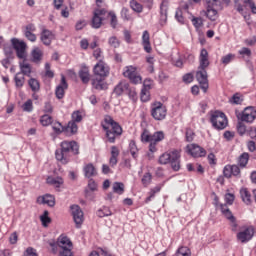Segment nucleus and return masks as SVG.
Wrapping results in <instances>:
<instances>
[{
  "label": "nucleus",
  "instance_id": "obj_1",
  "mask_svg": "<svg viewBox=\"0 0 256 256\" xmlns=\"http://www.w3.org/2000/svg\"><path fill=\"white\" fill-rule=\"evenodd\" d=\"M56 159L64 165L69 163L71 155H79V145L75 141H63L61 143V149L56 150Z\"/></svg>",
  "mask_w": 256,
  "mask_h": 256
},
{
  "label": "nucleus",
  "instance_id": "obj_2",
  "mask_svg": "<svg viewBox=\"0 0 256 256\" xmlns=\"http://www.w3.org/2000/svg\"><path fill=\"white\" fill-rule=\"evenodd\" d=\"M101 125L104 131H106V138L109 143H115L117 137L123 135V128L111 116H106Z\"/></svg>",
  "mask_w": 256,
  "mask_h": 256
},
{
  "label": "nucleus",
  "instance_id": "obj_3",
  "mask_svg": "<svg viewBox=\"0 0 256 256\" xmlns=\"http://www.w3.org/2000/svg\"><path fill=\"white\" fill-rule=\"evenodd\" d=\"M165 139V134L163 131L155 132L154 134H150L149 131L144 130L141 134V141L143 143H150L149 144V151L151 153H155L157 151V145L161 143Z\"/></svg>",
  "mask_w": 256,
  "mask_h": 256
},
{
  "label": "nucleus",
  "instance_id": "obj_4",
  "mask_svg": "<svg viewBox=\"0 0 256 256\" xmlns=\"http://www.w3.org/2000/svg\"><path fill=\"white\" fill-rule=\"evenodd\" d=\"M181 154L178 150H173L171 152H166L162 154L159 158L160 165H167L171 163L173 171H179L181 169Z\"/></svg>",
  "mask_w": 256,
  "mask_h": 256
},
{
  "label": "nucleus",
  "instance_id": "obj_5",
  "mask_svg": "<svg viewBox=\"0 0 256 256\" xmlns=\"http://www.w3.org/2000/svg\"><path fill=\"white\" fill-rule=\"evenodd\" d=\"M210 123L212 124L214 129H218V131H221L227 127L229 122L225 113L221 111H214L210 115Z\"/></svg>",
  "mask_w": 256,
  "mask_h": 256
},
{
  "label": "nucleus",
  "instance_id": "obj_6",
  "mask_svg": "<svg viewBox=\"0 0 256 256\" xmlns=\"http://www.w3.org/2000/svg\"><path fill=\"white\" fill-rule=\"evenodd\" d=\"M204 1L207 7L206 16L210 21H217L219 17L217 9L221 8V0H204Z\"/></svg>",
  "mask_w": 256,
  "mask_h": 256
},
{
  "label": "nucleus",
  "instance_id": "obj_7",
  "mask_svg": "<svg viewBox=\"0 0 256 256\" xmlns=\"http://www.w3.org/2000/svg\"><path fill=\"white\" fill-rule=\"evenodd\" d=\"M81 121H83V116L81 115V112H73L72 120L68 122V125L66 126V135H75V133H77L79 129L77 123H81Z\"/></svg>",
  "mask_w": 256,
  "mask_h": 256
},
{
  "label": "nucleus",
  "instance_id": "obj_8",
  "mask_svg": "<svg viewBox=\"0 0 256 256\" xmlns=\"http://www.w3.org/2000/svg\"><path fill=\"white\" fill-rule=\"evenodd\" d=\"M123 75L126 77V79H129L131 83L134 85H139L141 83V75H139V72H137V67L135 66H126L123 69Z\"/></svg>",
  "mask_w": 256,
  "mask_h": 256
},
{
  "label": "nucleus",
  "instance_id": "obj_9",
  "mask_svg": "<svg viewBox=\"0 0 256 256\" xmlns=\"http://www.w3.org/2000/svg\"><path fill=\"white\" fill-rule=\"evenodd\" d=\"M71 215L73 217V221L77 227V229H81L83 222L85 221V216L83 214V210L79 205H72L70 207Z\"/></svg>",
  "mask_w": 256,
  "mask_h": 256
},
{
  "label": "nucleus",
  "instance_id": "obj_10",
  "mask_svg": "<svg viewBox=\"0 0 256 256\" xmlns=\"http://www.w3.org/2000/svg\"><path fill=\"white\" fill-rule=\"evenodd\" d=\"M11 43L16 51L18 59H25L27 57V44L17 38H13Z\"/></svg>",
  "mask_w": 256,
  "mask_h": 256
},
{
  "label": "nucleus",
  "instance_id": "obj_11",
  "mask_svg": "<svg viewBox=\"0 0 256 256\" xmlns=\"http://www.w3.org/2000/svg\"><path fill=\"white\" fill-rule=\"evenodd\" d=\"M207 69H199L196 72V79L204 93L209 89V80L207 79Z\"/></svg>",
  "mask_w": 256,
  "mask_h": 256
},
{
  "label": "nucleus",
  "instance_id": "obj_12",
  "mask_svg": "<svg viewBox=\"0 0 256 256\" xmlns=\"http://www.w3.org/2000/svg\"><path fill=\"white\" fill-rule=\"evenodd\" d=\"M151 115L156 121H163L167 117V108L162 103H158L152 108Z\"/></svg>",
  "mask_w": 256,
  "mask_h": 256
},
{
  "label": "nucleus",
  "instance_id": "obj_13",
  "mask_svg": "<svg viewBox=\"0 0 256 256\" xmlns=\"http://www.w3.org/2000/svg\"><path fill=\"white\" fill-rule=\"evenodd\" d=\"M93 71L94 75L101 77V79H105V77L109 76V65H107L103 60H99V62L94 66Z\"/></svg>",
  "mask_w": 256,
  "mask_h": 256
},
{
  "label": "nucleus",
  "instance_id": "obj_14",
  "mask_svg": "<svg viewBox=\"0 0 256 256\" xmlns=\"http://www.w3.org/2000/svg\"><path fill=\"white\" fill-rule=\"evenodd\" d=\"M107 15V10L105 9H96L93 13L92 18V27L93 29H100L101 25H103V17Z\"/></svg>",
  "mask_w": 256,
  "mask_h": 256
},
{
  "label": "nucleus",
  "instance_id": "obj_15",
  "mask_svg": "<svg viewBox=\"0 0 256 256\" xmlns=\"http://www.w3.org/2000/svg\"><path fill=\"white\" fill-rule=\"evenodd\" d=\"M253 235H255V229L253 227H248L243 231H240L237 234V239L241 243H247V241H251L253 239Z\"/></svg>",
  "mask_w": 256,
  "mask_h": 256
},
{
  "label": "nucleus",
  "instance_id": "obj_16",
  "mask_svg": "<svg viewBox=\"0 0 256 256\" xmlns=\"http://www.w3.org/2000/svg\"><path fill=\"white\" fill-rule=\"evenodd\" d=\"M186 149L192 157H205L207 155V151L197 144H189Z\"/></svg>",
  "mask_w": 256,
  "mask_h": 256
},
{
  "label": "nucleus",
  "instance_id": "obj_17",
  "mask_svg": "<svg viewBox=\"0 0 256 256\" xmlns=\"http://www.w3.org/2000/svg\"><path fill=\"white\" fill-rule=\"evenodd\" d=\"M256 119V110L253 107H247L244 109L241 115V121L245 123H253Z\"/></svg>",
  "mask_w": 256,
  "mask_h": 256
},
{
  "label": "nucleus",
  "instance_id": "obj_18",
  "mask_svg": "<svg viewBox=\"0 0 256 256\" xmlns=\"http://www.w3.org/2000/svg\"><path fill=\"white\" fill-rule=\"evenodd\" d=\"M40 41H42L43 45L49 47L55 41V34L51 30L43 29L40 34Z\"/></svg>",
  "mask_w": 256,
  "mask_h": 256
},
{
  "label": "nucleus",
  "instance_id": "obj_19",
  "mask_svg": "<svg viewBox=\"0 0 256 256\" xmlns=\"http://www.w3.org/2000/svg\"><path fill=\"white\" fill-rule=\"evenodd\" d=\"M69 85L67 84V80H65V76H61V82L60 84L56 87L55 90V95L57 99H63L65 97V90L68 89Z\"/></svg>",
  "mask_w": 256,
  "mask_h": 256
},
{
  "label": "nucleus",
  "instance_id": "obj_20",
  "mask_svg": "<svg viewBox=\"0 0 256 256\" xmlns=\"http://www.w3.org/2000/svg\"><path fill=\"white\" fill-rule=\"evenodd\" d=\"M209 64V52H207V49L203 48L199 56L198 69H207V67H209Z\"/></svg>",
  "mask_w": 256,
  "mask_h": 256
},
{
  "label": "nucleus",
  "instance_id": "obj_21",
  "mask_svg": "<svg viewBox=\"0 0 256 256\" xmlns=\"http://www.w3.org/2000/svg\"><path fill=\"white\" fill-rule=\"evenodd\" d=\"M39 205H48V207H55V196L51 194H45L37 198Z\"/></svg>",
  "mask_w": 256,
  "mask_h": 256
},
{
  "label": "nucleus",
  "instance_id": "obj_22",
  "mask_svg": "<svg viewBox=\"0 0 256 256\" xmlns=\"http://www.w3.org/2000/svg\"><path fill=\"white\" fill-rule=\"evenodd\" d=\"M169 10V2L167 0L162 1L160 5V25L167 23V11Z\"/></svg>",
  "mask_w": 256,
  "mask_h": 256
},
{
  "label": "nucleus",
  "instance_id": "obj_23",
  "mask_svg": "<svg viewBox=\"0 0 256 256\" xmlns=\"http://www.w3.org/2000/svg\"><path fill=\"white\" fill-rule=\"evenodd\" d=\"M78 75H79L82 83H84V85H87V83H89V81H91V74H89V67H87V66H82L78 72Z\"/></svg>",
  "mask_w": 256,
  "mask_h": 256
},
{
  "label": "nucleus",
  "instance_id": "obj_24",
  "mask_svg": "<svg viewBox=\"0 0 256 256\" xmlns=\"http://www.w3.org/2000/svg\"><path fill=\"white\" fill-rule=\"evenodd\" d=\"M150 39L149 31L145 30L142 35V45L146 53H151L152 51Z\"/></svg>",
  "mask_w": 256,
  "mask_h": 256
},
{
  "label": "nucleus",
  "instance_id": "obj_25",
  "mask_svg": "<svg viewBox=\"0 0 256 256\" xmlns=\"http://www.w3.org/2000/svg\"><path fill=\"white\" fill-rule=\"evenodd\" d=\"M46 183L52 187H55V189H59L61 185H63L64 181L60 176H49L46 179Z\"/></svg>",
  "mask_w": 256,
  "mask_h": 256
},
{
  "label": "nucleus",
  "instance_id": "obj_26",
  "mask_svg": "<svg viewBox=\"0 0 256 256\" xmlns=\"http://www.w3.org/2000/svg\"><path fill=\"white\" fill-rule=\"evenodd\" d=\"M83 171H84V176L87 179H91V177H95V175H97V169H95V166L91 163L86 164L83 167Z\"/></svg>",
  "mask_w": 256,
  "mask_h": 256
},
{
  "label": "nucleus",
  "instance_id": "obj_27",
  "mask_svg": "<svg viewBox=\"0 0 256 256\" xmlns=\"http://www.w3.org/2000/svg\"><path fill=\"white\" fill-rule=\"evenodd\" d=\"M127 89H129V83L122 81L115 86L114 94L117 95V97H121L123 93L127 92Z\"/></svg>",
  "mask_w": 256,
  "mask_h": 256
},
{
  "label": "nucleus",
  "instance_id": "obj_28",
  "mask_svg": "<svg viewBox=\"0 0 256 256\" xmlns=\"http://www.w3.org/2000/svg\"><path fill=\"white\" fill-rule=\"evenodd\" d=\"M72 246L73 244L67 236H60L58 238V247L60 249H71Z\"/></svg>",
  "mask_w": 256,
  "mask_h": 256
},
{
  "label": "nucleus",
  "instance_id": "obj_29",
  "mask_svg": "<svg viewBox=\"0 0 256 256\" xmlns=\"http://www.w3.org/2000/svg\"><path fill=\"white\" fill-rule=\"evenodd\" d=\"M117 157H119V148H117V146H112L111 157L109 160V164L111 165V167H115V165H117L118 163Z\"/></svg>",
  "mask_w": 256,
  "mask_h": 256
},
{
  "label": "nucleus",
  "instance_id": "obj_30",
  "mask_svg": "<svg viewBox=\"0 0 256 256\" xmlns=\"http://www.w3.org/2000/svg\"><path fill=\"white\" fill-rule=\"evenodd\" d=\"M163 185L162 184H158L157 186H155L154 188H152L149 192V196L146 198L145 203H149L152 201V199H155V194L159 193L161 191V189H163Z\"/></svg>",
  "mask_w": 256,
  "mask_h": 256
},
{
  "label": "nucleus",
  "instance_id": "obj_31",
  "mask_svg": "<svg viewBox=\"0 0 256 256\" xmlns=\"http://www.w3.org/2000/svg\"><path fill=\"white\" fill-rule=\"evenodd\" d=\"M220 209L221 213L226 217V219H228V221H233V219H235V216H233V213L229 207H227V204H220Z\"/></svg>",
  "mask_w": 256,
  "mask_h": 256
},
{
  "label": "nucleus",
  "instance_id": "obj_32",
  "mask_svg": "<svg viewBox=\"0 0 256 256\" xmlns=\"http://www.w3.org/2000/svg\"><path fill=\"white\" fill-rule=\"evenodd\" d=\"M126 95H128L129 99H131L133 103H137V99H139V96L137 95V90L135 89V87L129 85L128 89L126 90Z\"/></svg>",
  "mask_w": 256,
  "mask_h": 256
},
{
  "label": "nucleus",
  "instance_id": "obj_33",
  "mask_svg": "<svg viewBox=\"0 0 256 256\" xmlns=\"http://www.w3.org/2000/svg\"><path fill=\"white\" fill-rule=\"evenodd\" d=\"M113 193H117V195H123L125 193V184L123 182H114L112 184Z\"/></svg>",
  "mask_w": 256,
  "mask_h": 256
},
{
  "label": "nucleus",
  "instance_id": "obj_34",
  "mask_svg": "<svg viewBox=\"0 0 256 256\" xmlns=\"http://www.w3.org/2000/svg\"><path fill=\"white\" fill-rule=\"evenodd\" d=\"M92 86L94 87V89H97L98 91H103L107 89V83H105L103 79H94L92 81Z\"/></svg>",
  "mask_w": 256,
  "mask_h": 256
},
{
  "label": "nucleus",
  "instance_id": "obj_35",
  "mask_svg": "<svg viewBox=\"0 0 256 256\" xmlns=\"http://www.w3.org/2000/svg\"><path fill=\"white\" fill-rule=\"evenodd\" d=\"M234 3H235L236 11H238V13H240V15L243 16L245 21H249V19H251V15H249V14L247 15L246 13H244L243 5H241V3H239V0H234Z\"/></svg>",
  "mask_w": 256,
  "mask_h": 256
},
{
  "label": "nucleus",
  "instance_id": "obj_36",
  "mask_svg": "<svg viewBox=\"0 0 256 256\" xmlns=\"http://www.w3.org/2000/svg\"><path fill=\"white\" fill-rule=\"evenodd\" d=\"M149 89H151V86H149L147 83H144L140 96L141 101H143L144 103H147V101H149Z\"/></svg>",
  "mask_w": 256,
  "mask_h": 256
},
{
  "label": "nucleus",
  "instance_id": "obj_37",
  "mask_svg": "<svg viewBox=\"0 0 256 256\" xmlns=\"http://www.w3.org/2000/svg\"><path fill=\"white\" fill-rule=\"evenodd\" d=\"M240 195L242 201H244L246 205H251V193H249V190H247L246 188H242L240 190Z\"/></svg>",
  "mask_w": 256,
  "mask_h": 256
},
{
  "label": "nucleus",
  "instance_id": "obj_38",
  "mask_svg": "<svg viewBox=\"0 0 256 256\" xmlns=\"http://www.w3.org/2000/svg\"><path fill=\"white\" fill-rule=\"evenodd\" d=\"M112 215L113 212H111V208L107 206H104L97 211L98 217H111Z\"/></svg>",
  "mask_w": 256,
  "mask_h": 256
},
{
  "label": "nucleus",
  "instance_id": "obj_39",
  "mask_svg": "<svg viewBox=\"0 0 256 256\" xmlns=\"http://www.w3.org/2000/svg\"><path fill=\"white\" fill-rule=\"evenodd\" d=\"M248 163H249V153L244 152L238 158V165L243 168V167H247Z\"/></svg>",
  "mask_w": 256,
  "mask_h": 256
},
{
  "label": "nucleus",
  "instance_id": "obj_40",
  "mask_svg": "<svg viewBox=\"0 0 256 256\" xmlns=\"http://www.w3.org/2000/svg\"><path fill=\"white\" fill-rule=\"evenodd\" d=\"M130 8L135 13H142L143 12V5L141 3L137 2V0H131L130 1Z\"/></svg>",
  "mask_w": 256,
  "mask_h": 256
},
{
  "label": "nucleus",
  "instance_id": "obj_41",
  "mask_svg": "<svg viewBox=\"0 0 256 256\" xmlns=\"http://www.w3.org/2000/svg\"><path fill=\"white\" fill-rule=\"evenodd\" d=\"M43 57V52L41 51V49L39 48H35L32 51V61L34 63H39V61H41V58Z\"/></svg>",
  "mask_w": 256,
  "mask_h": 256
},
{
  "label": "nucleus",
  "instance_id": "obj_42",
  "mask_svg": "<svg viewBox=\"0 0 256 256\" xmlns=\"http://www.w3.org/2000/svg\"><path fill=\"white\" fill-rule=\"evenodd\" d=\"M52 129L54 132L57 133V135H60V133H67V127H63V125L60 122L53 123Z\"/></svg>",
  "mask_w": 256,
  "mask_h": 256
},
{
  "label": "nucleus",
  "instance_id": "obj_43",
  "mask_svg": "<svg viewBox=\"0 0 256 256\" xmlns=\"http://www.w3.org/2000/svg\"><path fill=\"white\" fill-rule=\"evenodd\" d=\"M28 85L29 87L31 88V90L34 92V93H37V91H39V89H41V86L39 84V80L35 79V78H31L29 81H28Z\"/></svg>",
  "mask_w": 256,
  "mask_h": 256
},
{
  "label": "nucleus",
  "instance_id": "obj_44",
  "mask_svg": "<svg viewBox=\"0 0 256 256\" xmlns=\"http://www.w3.org/2000/svg\"><path fill=\"white\" fill-rule=\"evenodd\" d=\"M15 85L18 89H21L25 85V77L21 73H17L14 78Z\"/></svg>",
  "mask_w": 256,
  "mask_h": 256
},
{
  "label": "nucleus",
  "instance_id": "obj_45",
  "mask_svg": "<svg viewBox=\"0 0 256 256\" xmlns=\"http://www.w3.org/2000/svg\"><path fill=\"white\" fill-rule=\"evenodd\" d=\"M153 179V176L151 175V173L147 172L143 175L142 179H141V183L142 185H144L145 187H149V185H151V181Z\"/></svg>",
  "mask_w": 256,
  "mask_h": 256
},
{
  "label": "nucleus",
  "instance_id": "obj_46",
  "mask_svg": "<svg viewBox=\"0 0 256 256\" xmlns=\"http://www.w3.org/2000/svg\"><path fill=\"white\" fill-rule=\"evenodd\" d=\"M232 61H235V54H227L221 58L222 65H229Z\"/></svg>",
  "mask_w": 256,
  "mask_h": 256
},
{
  "label": "nucleus",
  "instance_id": "obj_47",
  "mask_svg": "<svg viewBox=\"0 0 256 256\" xmlns=\"http://www.w3.org/2000/svg\"><path fill=\"white\" fill-rule=\"evenodd\" d=\"M176 256H191V250L188 247L182 246L177 250Z\"/></svg>",
  "mask_w": 256,
  "mask_h": 256
},
{
  "label": "nucleus",
  "instance_id": "obj_48",
  "mask_svg": "<svg viewBox=\"0 0 256 256\" xmlns=\"http://www.w3.org/2000/svg\"><path fill=\"white\" fill-rule=\"evenodd\" d=\"M20 69L23 75H30L31 74V65L27 62L20 63Z\"/></svg>",
  "mask_w": 256,
  "mask_h": 256
},
{
  "label": "nucleus",
  "instance_id": "obj_49",
  "mask_svg": "<svg viewBox=\"0 0 256 256\" xmlns=\"http://www.w3.org/2000/svg\"><path fill=\"white\" fill-rule=\"evenodd\" d=\"M52 121H53V118L47 114L43 115L40 119V123L41 125H43V127H47L51 125Z\"/></svg>",
  "mask_w": 256,
  "mask_h": 256
},
{
  "label": "nucleus",
  "instance_id": "obj_50",
  "mask_svg": "<svg viewBox=\"0 0 256 256\" xmlns=\"http://www.w3.org/2000/svg\"><path fill=\"white\" fill-rule=\"evenodd\" d=\"M43 227H47L51 223V218L49 217V211H44V214L40 217Z\"/></svg>",
  "mask_w": 256,
  "mask_h": 256
},
{
  "label": "nucleus",
  "instance_id": "obj_51",
  "mask_svg": "<svg viewBox=\"0 0 256 256\" xmlns=\"http://www.w3.org/2000/svg\"><path fill=\"white\" fill-rule=\"evenodd\" d=\"M108 45H110V47H113L114 49H117L121 45V42L119 41V39H117V37L112 36L108 39Z\"/></svg>",
  "mask_w": 256,
  "mask_h": 256
},
{
  "label": "nucleus",
  "instance_id": "obj_52",
  "mask_svg": "<svg viewBox=\"0 0 256 256\" xmlns=\"http://www.w3.org/2000/svg\"><path fill=\"white\" fill-rule=\"evenodd\" d=\"M129 149H130V153H131L133 159H137V151H138V149H137V144H135V141H133V140L130 141Z\"/></svg>",
  "mask_w": 256,
  "mask_h": 256
},
{
  "label": "nucleus",
  "instance_id": "obj_53",
  "mask_svg": "<svg viewBox=\"0 0 256 256\" xmlns=\"http://www.w3.org/2000/svg\"><path fill=\"white\" fill-rule=\"evenodd\" d=\"M109 17L111 28L116 29L118 25L117 15L115 14V12H109Z\"/></svg>",
  "mask_w": 256,
  "mask_h": 256
},
{
  "label": "nucleus",
  "instance_id": "obj_54",
  "mask_svg": "<svg viewBox=\"0 0 256 256\" xmlns=\"http://www.w3.org/2000/svg\"><path fill=\"white\" fill-rule=\"evenodd\" d=\"M192 24L196 29H201L203 27V18L201 17H193L192 18Z\"/></svg>",
  "mask_w": 256,
  "mask_h": 256
},
{
  "label": "nucleus",
  "instance_id": "obj_55",
  "mask_svg": "<svg viewBox=\"0 0 256 256\" xmlns=\"http://www.w3.org/2000/svg\"><path fill=\"white\" fill-rule=\"evenodd\" d=\"M23 111H26L27 113H31L33 111V101L27 100L23 106H22Z\"/></svg>",
  "mask_w": 256,
  "mask_h": 256
},
{
  "label": "nucleus",
  "instance_id": "obj_56",
  "mask_svg": "<svg viewBox=\"0 0 256 256\" xmlns=\"http://www.w3.org/2000/svg\"><path fill=\"white\" fill-rule=\"evenodd\" d=\"M237 131H238L239 135H245L246 133H248V135H249V129L247 130V126H245V124H243V123H239L237 125Z\"/></svg>",
  "mask_w": 256,
  "mask_h": 256
},
{
  "label": "nucleus",
  "instance_id": "obj_57",
  "mask_svg": "<svg viewBox=\"0 0 256 256\" xmlns=\"http://www.w3.org/2000/svg\"><path fill=\"white\" fill-rule=\"evenodd\" d=\"M244 5H248L253 15H256V5L253 0H243Z\"/></svg>",
  "mask_w": 256,
  "mask_h": 256
},
{
  "label": "nucleus",
  "instance_id": "obj_58",
  "mask_svg": "<svg viewBox=\"0 0 256 256\" xmlns=\"http://www.w3.org/2000/svg\"><path fill=\"white\" fill-rule=\"evenodd\" d=\"M242 102L243 100L241 99L239 94H234L230 99V103H232L233 105H241Z\"/></svg>",
  "mask_w": 256,
  "mask_h": 256
},
{
  "label": "nucleus",
  "instance_id": "obj_59",
  "mask_svg": "<svg viewBox=\"0 0 256 256\" xmlns=\"http://www.w3.org/2000/svg\"><path fill=\"white\" fill-rule=\"evenodd\" d=\"M230 167H231L232 175L234 177H240L241 169L239 168V166H237V165H230Z\"/></svg>",
  "mask_w": 256,
  "mask_h": 256
},
{
  "label": "nucleus",
  "instance_id": "obj_60",
  "mask_svg": "<svg viewBox=\"0 0 256 256\" xmlns=\"http://www.w3.org/2000/svg\"><path fill=\"white\" fill-rule=\"evenodd\" d=\"M193 139H195V133L193 132V130L187 129L186 130V141L188 143H191V141H193Z\"/></svg>",
  "mask_w": 256,
  "mask_h": 256
},
{
  "label": "nucleus",
  "instance_id": "obj_61",
  "mask_svg": "<svg viewBox=\"0 0 256 256\" xmlns=\"http://www.w3.org/2000/svg\"><path fill=\"white\" fill-rule=\"evenodd\" d=\"M239 55H242V57H249L251 55V49L247 47H243L238 51Z\"/></svg>",
  "mask_w": 256,
  "mask_h": 256
},
{
  "label": "nucleus",
  "instance_id": "obj_62",
  "mask_svg": "<svg viewBox=\"0 0 256 256\" xmlns=\"http://www.w3.org/2000/svg\"><path fill=\"white\" fill-rule=\"evenodd\" d=\"M223 173H224V177H226L227 179L233 177L232 171H231V165H226L224 167Z\"/></svg>",
  "mask_w": 256,
  "mask_h": 256
},
{
  "label": "nucleus",
  "instance_id": "obj_63",
  "mask_svg": "<svg viewBox=\"0 0 256 256\" xmlns=\"http://www.w3.org/2000/svg\"><path fill=\"white\" fill-rule=\"evenodd\" d=\"M59 255L60 256H71V248H60Z\"/></svg>",
  "mask_w": 256,
  "mask_h": 256
},
{
  "label": "nucleus",
  "instance_id": "obj_64",
  "mask_svg": "<svg viewBox=\"0 0 256 256\" xmlns=\"http://www.w3.org/2000/svg\"><path fill=\"white\" fill-rule=\"evenodd\" d=\"M24 256H37V251L34 248L29 247L26 249Z\"/></svg>",
  "mask_w": 256,
  "mask_h": 256
}]
</instances>
